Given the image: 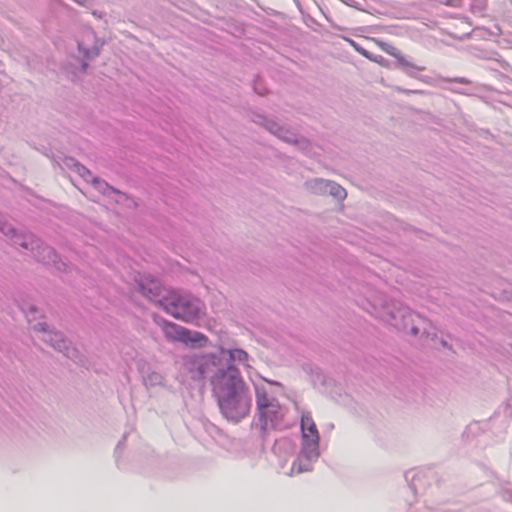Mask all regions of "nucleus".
<instances>
[{
	"mask_svg": "<svg viewBox=\"0 0 512 512\" xmlns=\"http://www.w3.org/2000/svg\"><path fill=\"white\" fill-rule=\"evenodd\" d=\"M369 40L372 41L376 46H378L382 51H384L385 53L394 57L397 60L399 65H401L403 67L416 68L411 62H409L407 60V58L403 55V53L394 45H392L388 42L382 41L378 38L372 37V38H369Z\"/></svg>",
	"mask_w": 512,
	"mask_h": 512,
	"instance_id": "nucleus-7",
	"label": "nucleus"
},
{
	"mask_svg": "<svg viewBox=\"0 0 512 512\" xmlns=\"http://www.w3.org/2000/svg\"><path fill=\"white\" fill-rule=\"evenodd\" d=\"M139 290L150 301L157 303L164 309L163 302L166 300L169 290L163 288L158 280L148 276L143 277L139 282Z\"/></svg>",
	"mask_w": 512,
	"mask_h": 512,
	"instance_id": "nucleus-6",
	"label": "nucleus"
},
{
	"mask_svg": "<svg viewBox=\"0 0 512 512\" xmlns=\"http://www.w3.org/2000/svg\"><path fill=\"white\" fill-rule=\"evenodd\" d=\"M75 172L81 176L86 182L92 183L98 190L103 193H107L112 188L104 181L94 177L92 173L83 165L76 163L74 165Z\"/></svg>",
	"mask_w": 512,
	"mask_h": 512,
	"instance_id": "nucleus-9",
	"label": "nucleus"
},
{
	"mask_svg": "<svg viewBox=\"0 0 512 512\" xmlns=\"http://www.w3.org/2000/svg\"><path fill=\"white\" fill-rule=\"evenodd\" d=\"M163 332L168 339L182 342L186 345L205 344L207 337L200 332H192L172 322L163 321Z\"/></svg>",
	"mask_w": 512,
	"mask_h": 512,
	"instance_id": "nucleus-5",
	"label": "nucleus"
},
{
	"mask_svg": "<svg viewBox=\"0 0 512 512\" xmlns=\"http://www.w3.org/2000/svg\"><path fill=\"white\" fill-rule=\"evenodd\" d=\"M163 303L166 313L184 322H194L204 315L205 307L199 299L175 291H168Z\"/></svg>",
	"mask_w": 512,
	"mask_h": 512,
	"instance_id": "nucleus-2",
	"label": "nucleus"
},
{
	"mask_svg": "<svg viewBox=\"0 0 512 512\" xmlns=\"http://www.w3.org/2000/svg\"><path fill=\"white\" fill-rule=\"evenodd\" d=\"M213 392L223 415L232 421H239L248 415L251 408L249 389L240 372L229 365L212 378Z\"/></svg>",
	"mask_w": 512,
	"mask_h": 512,
	"instance_id": "nucleus-1",
	"label": "nucleus"
},
{
	"mask_svg": "<svg viewBox=\"0 0 512 512\" xmlns=\"http://www.w3.org/2000/svg\"><path fill=\"white\" fill-rule=\"evenodd\" d=\"M326 187L329 188L330 193L334 197H336L338 199H343L346 197V191L340 185H338L334 182H326Z\"/></svg>",
	"mask_w": 512,
	"mask_h": 512,
	"instance_id": "nucleus-13",
	"label": "nucleus"
},
{
	"mask_svg": "<svg viewBox=\"0 0 512 512\" xmlns=\"http://www.w3.org/2000/svg\"><path fill=\"white\" fill-rule=\"evenodd\" d=\"M256 403L264 426L283 419V410L279 401L270 397L264 389L256 388Z\"/></svg>",
	"mask_w": 512,
	"mask_h": 512,
	"instance_id": "nucleus-3",
	"label": "nucleus"
},
{
	"mask_svg": "<svg viewBox=\"0 0 512 512\" xmlns=\"http://www.w3.org/2000/svg\"><path fill=\"white\" fill-rule=\"evenodd\" d=\"M347 42L349 43V45L356 52H358L359 54H361L362 56H364L368 60H370L372 62H375V63H377V64H379L381 66H386L387 65L386 59L383 56H381V55H374V54L370 53L368 50L363 48L360 44H358L353 39H347Z\"/></svg>",
	"mask_w": 512,
	"mask_h": 512,
	"instance_id": "nucleus-10",
	"label": "nucleus"
},
{
	"mask_svg": "<svg viewBox=\"0 0 512 512\" xmlns=\"http://www.w3.org/2000/svg\"><path fill=\"white\" fill-rule=\"evenodd\" d=\"M301 438L304 449L310 453L312 457H319V431L309 412L303 413L300 421Z\"/></svg>",
	"mask_w": 512,
	"mask_h": 512,
	"instance_id": "nucleus-4",
	"label": "nucleus"
},
{
	"mask_svg": "<svg viewBox=\"0 0 512 512\" xmlns=\"http://www.w3.org/2000/svg\"><path fill=\"white\" fill-rule=\"evenodd\" d=\"M35 329L43 330V331L45 330V328H44V326L42 324H40L39 327L35 326Z\"/></svg>",
	"mask_w": 512,
	"mask_h": 512,
	"instance_id": "nucleus-14",
	"label": "nucleus"
},
{
	"mask_svg": "<svg viewBox=\"0 0 512 512\" xmlns=\"http://www.w3.org/2000/svg\"><path fill=\"white\" fill-rule=\"evenodd\" d=\"M45 342L51 343L53 347L61 350L64 347V340L61 339L60 335L57 333H48L43 337Z\"/></svg>",
	"mask_w": 512,
	"mask_h": 512,
	"instance_id": "nucleus-12",
	"label": "nucleus"
},
{
	"mask_svg": "<svg viewBox=\"0 0 512 512\" xmlns=\"http://www.w3.org/2000/svg\"><path fill=\"white\" fill-rule=\"evenodd\" d=\"M318 458L319 457H312L307 449L301 447V451L298 457L292 463L291 475L310 471L312 469L313 462H315Z\"/></svg>",
	"mask_w": 512,
	"mask_h": 512,
	"instance_id": "nucleus-8",
	"label": "nucleus"
},
{
	"mask_svg": "<svg viewBox=\"0 0 512 512\" xmlns=\"http://www.w3.org/2000/svg\"><path fill=\"white\" fill-rule=\"evenodd\" d=\"M221 354L223 356L224 355L229 356V360L231 362H238V363H245L249 358L248 353L242 349H232V350L222 349Z\"/></svg>",
	"mask_w": 512,
	"mask_h": 512,
	"instance_id": "nucleus-11",
	"label": "nucleus"
}]
</instances>
